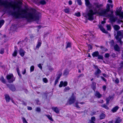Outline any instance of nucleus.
<instances>
[{"label": "nucleus", "instance_id": "1", "mask_svg": "<svg viewBox=\"0 0 123 123\" xmlns=\"http://www.w3.org/2000/svg\"><path fill=\"white\" fill-rule=\"evenodd\" d=\"M3 6L6 8L11 7L12 10L10 13L16 18H25L28 20H38V15L35 13H29L27 14V11L25 9L21 8V6L18 3L13 4L7 0H0V6Z\"/></svg>", "mask_w": 123, "mask_h": 123}, {"label": "nucleus", "instance_id": "2", "mask_svg": "<svg viewBox=\"0 0 123 123\" xmlns=\"http://www.w3.org/2000/svg\"><path fill=\"white\" fill-rule=\"evenodd\" d=\"M110 10V6L108 4H107L106 9H100L98 11H95L94 12L92 10H90L87 13V16L88 17V19L90 20H93L94 19L93 15L96 13H98L100 15L107 16V12Z\"/></svg>", "mask_w": 123, "mask_h": 123}, {"label": "nucleus", "instance_id": "3", "mask_svg": "<svg viewBox=\"0 0 123 123\" xmlns=\"http://www.w3.org/2000/svg\"><path fill=\"white\" fill-rule=\"evenodd\" d=\"M116 39L117 40V42H119L121 44L123 42L121 39L123 38V30L118 31L117 32V35L115 36Z\"/></svg>", "mask_w": 123, "mask_h": 123}, {"label": "nucleus", "instance_id": "4", "mask_svg": "<svg viewBox=\"0 0 123 123\" xmlns=\"http://www.w3.org/2000/svg\"><path fill=\"white\" fill-rule=\"evenodd\" d=\"M110 11L111 14H108L107 16L110 17V19L111 22H114L116 20L113 16V11L112 10H111Z\"/></svg>", "mask_w": 123, "mask_h": 123}, {"label": "nucleus", "instance_id": "5", "mask_svg": "<svg viewBox=\"0 0 123 123\" xmlns=\"http://www.w3.org/2000/svg\"><path fill=\"white\" fill-rule=\"evenodd\" d=\"M6 78L8 80L12 79L11 80H8V82L10 83L12 82L15 80V78H13V75L12 74L7 75Z\"/></svg>", "mask_w": 123, "mask_h": 123}, {"label": "nucleus", "instance_id": "6", "mask_svg": "<svg viewBox=\"0 0 123 123\" xmlns=\"http://www.w3.org/2000/svg\"><path fill=\"white\" fill-rule=\"evenodd\" d=\"M73 95L74 94L73 93L72 96L69 100V103L70 104H71L74 102L75 98H74Z\"/></svg>", "mask_w": 123, "mask_h": 123}, {"label": "nucleus", "instance_id": "7", "mask_svg": "<svg viewBox=\"0 0 123 123\" xmlns=\"http://www.w3.org/2000/svg\"><path fill=\"white\" fill-rule=\"evenodd\" d=\"M95 68L97 69V70L95 72V74L97 76V77H98L99 75L98 74H100L101 73V71L98 68V67L96 66H95Z\"/></svg>", "mask_w": 123, "mask_h": 123}, {"label": "nucleus", "instance_id": "8", "mask_svg": "<svg viewBox=\"0 0 123 123\" xmlns=\"http://www.w3.org/2000/svg\"><path fill=\"white\" fill-rule=\"evenodd\" d=\"M86 6L89 8H91L92 7V4L90 3L89 0H85Z\"/></svg>", "mask_w": 123, "mask_h": 123}, {"label": "nucleus", "instance_id": "9", "mask_svg": "<svg viewBox=\"0 0 123 123\" xmlns=\"http://www.w3.org/2000/svg\"><path fill=\"white\" fill-rule=\"evenodd\" d=\"M116 15H118L122 18H123V12H119L117 10L115 12Z\"/></svg>", "mask_w": 123, "mask_h": 123}, {"label": "nucleus", "instance_id": "10", "mask_svg": "<svg viewBox=\"0 0 123 123\" xmlns=\"http://www.w3.org/2000/svg\"><path fill=\"white\" fill-rule=\"evenodd\" d=\"M67 82H64L62 81H61L59 85V86L60 87H61L62 86V85H63L64 86H66L67 85Z\"/></svg>", "mask_w": 123, "mask_h": 123}, {"label": "nucleus", "instance_id": "11", "mask_svg": "<svg viewBox=\"0 0 123 123\" xmlns=\"http://www.w3.org/2000/svg\"><path fill=\"white\" fill-rule=\"evenodd\" d=\"M114 50L116 51L119 52L120 51V47L117 44H116L114 46Z\"/></svg>", "mask_w": 123, "mask_h": 123}, {"label": "nucleus", "instance_id": "12", "mask_svg": "<svg viewBox=\"0 0 123 123\" xmlns=\"http://www.w3.org/2000/svg\"><path fill=\"white\" fill-rule=\"evenodd\" d=\"M7 86H8L10 88V89L12 90V91H15V89L14 86L12 85H10L8 84H7Z\"/></svg>", "mask_w": 123, "mask_h": 123}, {"label": "nucleus", "instance_id": "13", "mask_svg": "<svg viewBox=\"0 0 123 123\" xmlns=\"http://www.w3.org/2000/svg\"><path fill=\"white\" fill-rule=\"evenodd\" d=\"M94 5L97 8H99L102 7L103 6L102 4H99L98 3H94Z\"/></svg>", "mask_w": 123, "mask_h": 123}, {"label": "nucleus", "instance_id": "14", "mask_svg": "<svg viewBox=\"0 0 123 123\" xmlns=\"http://www.w3.org/2000/svg\"><path fill=\"white\" fill-rule=\"evenodd\" d=\"M52 109L56 113H58L59 112V111L57 107H52Z\"/></svg>", "mask_w": 123, "mask_h": 123}, {"label": "nucleus", "instance_id": "15", "mask_svg": "<svg viewBox=\"0 0 123 123\" xmlns=\"http://www.w3.org/2000/svg\"><path fill=\"white\" fill-rule=\"evenodd\" d=\"M19 52L20 55L23 57L24 55L25 52L24 51L23 49H21L19 50Z\"/></svg>", "mask_w": 123, "mask_h": 123}, {"label": "nucleus", "instance_id": "16", "mask_svg": "<svg viewBox=\"0 0 123 123\" xmlns=\"http://www.w3.org/2000/svg\"><path fill=\"white\" fill-rule=\"evenodd\" d=\"M99 28L104 33H108V32L106 31L103 28V27L101 26H99Z\"/></svg>", "mask_w": 123, "mask_h": 123}, {"label": "nucleus", "instance_id": "17", "mask_svg": "<svg viewBox=\"0 0 123 123\" xmlns=\"http://www.w3.org/2000/svg\"><path fill=\"white\" fill-rule=\"evenodd\" d=\"M114 30L116 31L118 30L120 28V26L117 25H114Z\"/></svg>", "mask_w": 123, "mask_h": 123}, {"label": "nucleus", "instance_id": "18", "mask_svg": "<svg viewBox=\"0 0 123 123\" xmlns=\"http://www.w3.org/2000/svg\"><path fill=\"white\" fill-rule=\"evenodd\" d=\"M99 54L98 52V51H96L93 52L92 55L93 57L98 56Z\"/></svg>", "mask_w": 123, "mask_h": 123}, {"label": "nucleus", "instance_id": "19", "mask_svg": "<svg viewBox=\"0 0 123 123\" xmlns=\"http://www.w3.org/2000/svg\"><path fill=\"white\" fill-rule=\"evenodd\" d=\"M118 107L117 106H116L113 108L112 110V111L113 112H114L116 111L118 109Z\"/></svg>", "mask_w": 123, "mask_h": 123}, {"label": "nucleus", "instance_id": "20", "mask_svg": "<svg viewBox=\"0 0 123 123\" xmlns=\"http://www.w3.org/2000/svg\"><path fill=\"white\" fill-rule=\"evenodd\" d=\"M95 95L98 98H100L101 96V95L100 94L99 92H96Z\"/></svg>", "mask_w": 123, "mask_h": 123}, {"label": "nucleus", "instance_id": "21", "mask_svg": "<svg viewBox=\"0 0 123 123\" xmlns=\"http://www.w3.org/2000/svg\"><path fill=\"white\" fill-rule=\"evenodd\" d=\"M6 99L7 101L9 102L10 99V97L9 95H5Z\"/></svg>", "mask_w": 123, "mask_h": 123}, {"label": "nucleus", "instance_id": "22", "mask_svg": "<svg viewBox=\"0 0 123 123\" xmlns=\"http://www.w3.org/2000/svg\"><path fill=\"white\" fill-rule=\"evenodd\" d=\"M95 86L96 83L94 82H92V87L93 88V89L94 90L96 88Z\"/></svg>", "mask_w": 123, "mask_h": 123}, {"label": "nucleus", "instance_id": "23", "mask_svg": "<svg viewBox=\"0 0 123 123\" xmlns=\"http://www.w3.org/2000/svg\"><path fill=\"white\" fill-rule=\"evenodd\" d=\"M111 98H112V97L110 96L106 98V100L107 104H108L109 103V101H110V99H111Z\"/></svg>", "mask_w": 123, "mask_h": 123}, {"label": "nucleus", "instance_id": "24", "mask_svg": "<svg viewBox=\"0 0 123 123\" xmlns=\"http://www.w3.org/2000/svg\"><path fill=\"white\" fill-rule=\"evenodd\" d=\"M107 30H111V27L110 25H108L106 26Z\"/></svg>", "mask_w": 123, "mask_h": 123}, {"label": "nucleus", "instance_id": "25", "mask_svg": "<svg viewBox=\"0 0 123 123\" xmlns=\"http://www.w3.org/2000/svg\"><path fill=\"white\" fill-rule=\"evenodd\" d=\"M4 23V21L3 20H0V28L1 27L2 25H3Z\"/></svg>", "mask_w": 123, "mask_h": 123}, {"label": "nucleus", "instance_id": "26", "mask_svg": "<svg viewBox=\"0 0 123 123\" xmlns=\"http://www.w3.org/2000/svg\"><path fill=\"white\" fill-rule=\"evenodd\" d=\"M95 120V117H92L91 118V120L90 121V122H94Z\"/></svg>", "mask_w": 123, "mask_h": 123}, {"label": "nucleus", "instance_id": "27", "mask_svg": "<svg viewBox=\"0 0 123 123\" xmlns=\"http://www.w3.org/2000/svg\"><path fill=\"white\" fill-rule=\"evenodd\" d=\"M121 121L120 118H118L116 120V123H119L121 122Z\"/></svg>", "mask_w": 123, "mask_h": 123}, {"label": "nucleus", "instance_id": "28", "mask_svg": "<svg viewBox=\"0 0 123 123\" xmlns=\"http://www.w3.org/2000/svg\"><path fill=\"white\" fill-rule=\"evenodd\" d=\"M40 3L42 5H44L46 4L45 1L44 0H41L40 2Z\"/></svg>", "mask_w": 123, "mask_h": 123}, {"label": "nucleus", "instance_id": "29", "mask_svg": "<svg viewBox=\"0 0 123 123\" xmlns=\"http://www.w3.org/2000/svg\"><path fill=\"white\" fill-rule=\"evenodd\" d=\"M17 51L15 50L12 54V55L13 56H16L17 55Z\"/></svg>", "mask_w": 123, "mask_h": 123}, {"label": "nucleus", "instance_id": "30", "mask_svg": "<svg viewBox=\"0 0 123 123\" xmlns=\"http://www.w3.org/2000/svg\"><path fill=\"white\" fill-rule=\"evenodd\" d=\"M75 15L77 17H80V12L75 13Z\"/></svg>", "mask_w": 123, "mask_h": 123}, {"label": "nucleus", "instance_id": "31", "mask_svg": "<svg viewBox=\"0 0 123 123\" xmlns=\"http://www.w3.org/2000/svg\"><path fill=\"white\" fill-rule=\"evenodd\" d=\"M48 118L51 121H53V119H52V116H47Z\"/></svg>", "mask_w": 123, "mask_h": 123}, {"label": "nucleus", "instance_id": "32", "mask_svg": "<svg viewBox=\"0 0 123 123\" xmlns=\"http://www.w3.org/2000/svg\"><path fill=\"white\" fill-rule=\"evenodd\" d=\"M65 12L66 13H68L69 12V8H67L64 10Z\"/></svg>", "mask_w": 123, "mask_h": 123}, {"label": "nucleus", "instance_id": "33", "mask_svg": "<svg viewBox=\"0 0 123 123\" xmlns=\"http://www.w3.org/2000/svg\"><path fill=\"white\" fill-rule=\"evenodd\" d=\"M1 80L2 82L4 83H6V81L4 79L3 77H2L1 78Z\"/></svg>", "mask_w": 123, "mask_h": 123}, {"label": "nucleus", "instance_id": "34", "mask_svg": "<svg viewBox=\"0 0 123 123\" xmlns=\"http://www.w3.org/2000/svg\"><path fill=\"white\" fill-rule=\"evenodd\" d=\"M34 67L33 66H31L30 68V71L31 72H32L34 70Z\"/></svg>", "mask_w": 123, "mask_h": 123}, {"label": "nucleus", "instance_id": "35", "mask_svg": "<svg viewBox=\"0 0 123 123\" xmlns=\"http://www.w3.org/2000/svg\"><path fill=\"white\" fill-rule=\"evenodd\" d=\"M23 121L24 123H28L26 121V120L24 118H22Z\"/></svg>", "mask_w": 123, "mask_h": 123}, {"label": "nucleus", "instance_id": "36", "mask_svg": "<svg viewBox=\"0 0 123 123\" xmlns=\"http://www.w3.org/2000/svg\"><path fill=\"white\" fill-rule=\"evenodd\" d=\"M98 59H103V57L102 56L100 55H98Z\"/></svg>", "mask_w": 123, "mask_h": 123}, {"label": "nucleus", "instance_id": "37", "mask_svg": "<svg viewBox=\"0 0 123 123\" xmlns=\"http://www.w3.org/2000/svg\"><path fill=\"white\" fill-rule=\"evenodd\" d=\"M43 80L44 82L46 83L47 82L48 80L46 78H44L43 79Z\"/></svg>", "mask_w": 123, "mask_h": 123}, {"label": "nucleus", "instance_id": "38", "mask_svg": "<svg viewBox=\"0 0 123 123\" xmlns=\"http://www.w3.org/2000/svg\"><path fill=\"white\" fill-rule=\"evenodd\" d=\"M77 2L80 5H81L82 4V3L81 0H77Z\"/></svg>", "mask_w": 123, "mask_h": 123}, {"label": "nucleus", "instance_id": "39", "mask_svg": "<svg viewBox=\"0 0 123 123\" xmlns=\"http://www.w3.org/2000/svg\"><path fill=\"white\" fill-rule=\"evenodd\" d=\"M36 111H37L40 112L41 111V109L39 107H37L36 108Z\"/></svg>", "mask_w": 123, "mask_h": 123}, {"label": "nucleus", "instance_id": "40", "mask_svg": "<svg viewBox=\"0 0 123 123\" xmlns=\"http://www.w3.org/2000/svg\"><path fill=\"white\" fill-rule=\"evenodd\" d=\"M70 46H71V43H68L67 44L66 48H67L68 47Z\"/></svg>", "mask_w": 123, "mask_h": 123}, {"label": "nucleus", "instance_id": "41", "mask_svg": "<svg viewBox=\"0 0 123 123\" xmlns=\"http://www.w3.org/2000/svg\"><path fill=\"white\" fill-rule=\"evenodd\" d=\"M99 117L100 120L104 118L105 117L104 116H100Z\"/></svg>", "mask_w": 123, "mask_h": 123}, {"label": "nucleus", "instance_id": "42", "mask_svg": "<svg viewBox=\"0 0 123 123\" xmlns=\"http://www.w3.org/2000/svg\"><path fill=\"white\" fill-rule=\"evenodd\" d=\"M110 43L113 46L114 44V42L113 40H111L110 42Z\"/></svg>", "mask_w": 123, "mask_h": 123}, {"label": "nucleus", "instance_id": "43", "mask_svg": "<svg viewBox=\"0 0 123 123\" xmlns=\"http://www.w3.org/2000/svg\"><path fill=\"white\" fill-rule=\"evenodd\" d=\"M41 44V43L40 42H39L37 46L36 47L38 48L40 46Z\"/></svg>", "mask_w": 123, "mask_h": 123}, {"label": "nucleus", "instance_id": "44", "mask_svg": "<svg viewBox=\"0 0 123 123\" xmlns=\"http://www.w3.org/2000/svg\"><path fill=\"white\" fill-rule=\"evenodd\" d=\"M111 56L113 58H115L117 57V56H116V54L114 53H113L112 54Z\"/></svg>", "mask_w": 123, "mask_h": 123}, {"label": "nucleus", "instance_id": "45", "mask_svg": "<svg viewBox=\"0 0 123 123\" xmlns=\"http://www.w3.org/2000/svg\"><path fill=\"white\" fill-rule=\"evenodd\" d=\"M105 57H108L109 56V55L108 53L105 54Z\"/></svg>", "mask_w": 123, "mask_h": 123}, {"label": "nucleus", "instance_id": "46", "mask_svg": "<svg viewBox=\"0 0 123 123\" xmlns=\"http://www.w3.org/2000/svg\"><path fill=\"white\" fill-rule=\"evenodd\" d=\"M102 106L107 109H108V107L105 105H104Z\"/></svg>", "mask_w": 123, "mask_h": 123}, {"label": "nucleus", "instance_id": "47", "mask_svg": "<svg viewBox=\"0 0 123 123\" xmlns=\"http://www.w3.org/2000/svg\"><path fill=\"white\" fill-rule=\"evenodd\" d=\"M89 48V49H92V46L91 45L89 44L88 45Z\"/></svg>", "mask_w": 123, "mask_h": 123}, {"label": "nucleus", "instance_id": "48", "mask_svg": "<svg viewBox=\"0 0 123 123\" xmlns=\"http://www.w3.org/2000/svg\"><path fill=\"white\" fill-rule=\"evenodd\" d=\"M38 66L41 69H42V67L41 64H39L38 65Z\"/></svg>", "mask_w": 123, "mask_h": 123}, {"label": "nucleus", "instance_id": "49", "mask_svg": "<svg viewBox=\"0 0 123 123\" xmlns=\"http://www.w3.org/2000/svg\"><path fill=\"white\" fill-rule=\"evenodd\" d=\"M78 103H76V104H75L77 108H80V107L78 105Z\"/></svg>", "mask_w": 123, "mask_h": 123}, {"label": "nucleus", "instance_id": "50", "mask_svg": "<svg viewBox=\"0 0 123 123\" xmlns=\"http://www.w3.org/2000/svg\"><path fill=\"white\" fill-rule=\"evenodd\" d=\"M115 82L116 83H118L119 82L117 78L115 80Z\"/></svg>", "mask_w": 123, "mask_h": 123}, {"label": "nucleus", "instance_id": "51", "mask_svg": "<svg viewBox=\"0 0 123 123\" xmlns=\"http://www.w3.org/2000/svg\"><path fill=\"white\" fill-rule=\"evenodd\" d=\"M103 88L104 91H105L106 88V86H103Z\"/></svg>", "mask_w": 123, "mask_h": 123}, {"label": "nucleus", "instance_id": "52", "mask_svg": "<svg viewBox=\"0 0 123 123\" xmlns=\"http://www.w3.org/2000/svg\"><path fill=\"white\" fill-rule=\"evenodd\" d=\"M61 76V75L60 74L57 77L56 79L58 80L60 78Z\"/></svg>", "mask_w": 123, "mask_h": 123}, {"label": "nucleus", "instance_id": "53", "mask_svg": "<svg viewBox=\"0 0 123 123\" xmlns=\"http://www.w3.org/2000/svg\"><path fill=\"white\" fill-rule=\"evenodd\" d=\"M28 109L29 110H31L32 109V108L31 107H28Z\"/></svg>", "mask_w": 123, "mask_h": 123}, {"label": "nucleus", "instance_id": "54", "mask_svg": "<svg viewBox=\"0 0 123 123\" xmlns=\"http://www.w3.org/2000/svg\"><path fill=\"white\" fill-rule=\"evenodd\" d=\"M101 78L104 81H106V80L104 77H101Z\"/></svg>", "mask_w": 123, "mask_h": 123}, {"label": "nucleus", "instance_id": "55", "mask_svg": "<svg viewBox=\"0 0 123 123\" xmlns=\"http://www.w3.org/2000/svg\"><path fill=\"white\" fill-rule=\"evenodd\" d=\"M69 88L68 87H66L65 89V91L69 90Z\"/></svg>", "mask_w": 123, "mask_h": 123}, {"label": "nucleus", "instance_id": "56", "mask_svg": "<svg viewBox=\"0 0 123 123\" xmlns=\"http://www.w3.org/2000/svg\"><path fill=\"white\" fill-rule=\"evenodd\" d=\"M69 4V5H71L72 4V1H69L68 2Z\"/></svg>", "mask_w": 123, "mask_h": 123}, {"label": "nucleus", "instance_id": "57", "mask_svg": "<svg viewBox=\"0 0 123 123\" xmlns=\"http://www.w3.org/2000/svg\"><path fill=\"white\" fill-rule=\"evenodd\" d=\"M4 50L3 49V50H1L0 51V53L1 54H2L4 53Z\"/></svg>", "mask_w": 123, "mask_h": 123}, {"label": "nucleus", "instance_id": "58", "mask_svg": "<svg viewBox=\"0 0 123 123\" xmlns=\"http://www.w3.org/2000/svg\"><path fill=\"white\" fill-rule=\"evenodd\" d=\"M58 80L56 79V80L55 82V85L56 83L58 82Z\"/></svg>", "mask_w": 123, "mask_h": 123}, {"label": "nucleus", "instance_id": "59", "mask_svg": "<svg viewBox=\"0 0 123 123\" xmlns=\"http://www.w3.org/2000/svg\"><path fill=\"white\" fill-rule=\"evenodd\" d=\"M121 67H123V62H122L121 63Z\"/></svg>", "mask_w": 123, "mask_h": 123}, {"label": "nucleus", "instance_id": "60", "mask_svg": "<svg viewBox=\"0 0 123 123\" xmlns=\"http://www.w3.org/2000/svg\"><path fill=\"white\" fill-rule=\"evenodd\" d=\"M108 1L110 3H111L112 2V1L111 0H108Z\"/></svg>", "mask_w": 123, "mask_h": 123}, {"label": "nucleus", "instance_id": "61", "mask_svg": "<svg viewBox=\"0 0 123 123\" xmlns=\"http://www.w3.org/2000/svg\"><path fill=\"white\" fill-rule=\"evenodd\" d=\"M122 56V58L121 59L123 60V52L122 53V54L121 55Z\"/></svg>", "mask_w": 123, "mask_h": 123}, {"label": "nucleus", "instance_id": "62", "mask_svg": "<svg viewBox=\"0 0 123 123\" xmlns=\"http://www.w3.org/2000/svg\"><path fill=\"white\" fill-rule=\"evenodd\" d=\"M17 72H18V74H19V72H18V71H19V69H18V68H17Z\"/></svg>", "mask_w": 123, "mask_h": 123}, {"label": "nucleus", "instance_id": "63", "mask_svg": "<svg viewBox=\"0 0 123 123\" xmlns=\"http://www.w3.org/2000/svg\"><path fill=\"white\" fill-rule=\"evenodd\" d=\"M105 23V21H102L101 22V23L102 24H104V23Z\"/></svg>", "mask_w": 123, "mask_h": 123}, {"label": "nucleus", "instance_id": "64", "mask_svg": "<svg viewBox=\"0 0 123 123\" xmlns=\"http://www.w3.org/2000/svg\"><path fill=\"white\" fill-rule=\"evenodd\" d=\"M108 123H113V122L112 121H111L109 122H108Z\"/></svg>", "mask_w": 123, "mask_h": 123}]
</instances>
